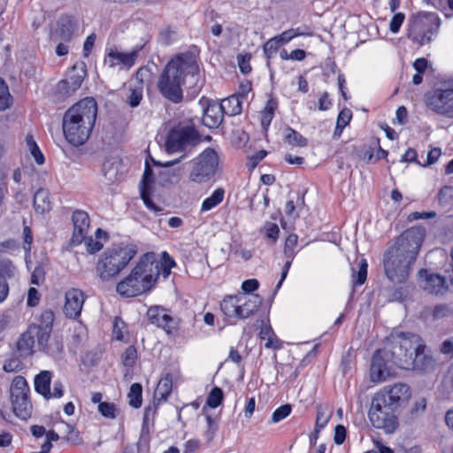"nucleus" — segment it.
I'll list each match as a JSON object with an SVG mask.
<instances>
[{
    "label": "nucleus",
    "mask_w": 453,
    "mask_h": 453,
    "mask_svg": "<svg viewBox=\"0 0 453 453\" xmlns=\"http://www.w3.org/2000/svg\"><path fill=\"white\" fill-rule=\"evenodd\" d=\"M404 14L402 12L395 13L389 24V29L392 33H397L404 20Z\"/></svg>",
    "instance_id": "5fc2aeb1"
},
{
    "label": "nucleus",
    "mask_w": 453,
    "mask_h": 453,
    "mask_svg": "<svg viewBox=\"0 0 453 453\" xmlns=\"http://www.w3.org/2000/svg\"><path fill=\"white\" fill-rule=\"evenodd\" d=\"M40 300V294L35 288L31 287L27 292V305L36 306Z\"/></svg>",
    "instance_id": "680f3d73"
},
{
    "label": "nucleus",
    "mask_w": 453,
    "mask_h": 453,
    "mask_svg": "<svg viewBox=\"0 0 453 453\" xmlns=\"http://www.w3.org/2000/svg\"><path fill=\"white\" fill-rule=\"evenodd\" d=\"M154 181L153 180V173L151 168L149 166L148 163H146V168L143 173V177L142 180V187L141 188L148 189L149 185Z\"/></svg>",
    "instance_id": "052dcab7"
},
{
    "label": "nucleus",
    "mask_w": 453,
    "mask_h": 453,
    "mask_svg": "<svg viewBox=\"0 0 453 453\" xmlns=\"http://www.w3.org/2000/svg\"><path fill=\"white\" fill-rule=\"evenodd\" d=\"M425 350L419 335L401 333L392 337L383 352L386 357L390 355L392 362L400 368L430 372L434 369L435 361Z\"/></svg>",
    "instance_id": "7ed1b4c3"
},
{
    "label": "nucleus",
    "mask_w": 453,
    "mask_h": 453,
    "mask_svg": "<svg viewBox=\"0 0 453 453\" xmlns=\"http://www.w3.org/2000/svg\"><path fill=\"white\" fill-rule=\"evenodd\" d=\"M125 327V322L119 319L115 318L113 324V334L117 340H123L124 334L122 329Z\"/></svg>",
    "instance_id": "bf43d9fd"
},
{
    "label": "nucleus",
    "mask_w": 453,
    "mask_h": 453,
    "mask_svg": "<svg viewBox=\"0 0 453 453\" xmlns=\"http://www.w3.org/2000/svg\"><path fill=\"white\" fill-rule=\"evenodd\" d=\"M332 103L329 99V95L327 92H324L322 96L319 99L318 108L319 111H326L330 108Z\"/></svg>",
    "instance_id": "338daca9"
},
{
    "label": "nucleus",
    "mask_w": 453,
    "mask_h": 453,
    "mask_svg": "<svg viewBox=\"0 0 453 453\" xmlns=\"http://www.w3.org/2000/svg\"><path fill=\"white\" fill-rule=\"evenodd\" d=\"M147 317L152 324L163 328L167 334H171L176 328L174 319L162 307H150L147 311Z\"/></svg>",
    "instance_id": "a211bd4d"
},
{
    "label": "nucleus",
    "mask_w": 453,
    "mask_h": 453,
    "mask_svg": "<svg viewBox=\"0 0 453 453\" xmlns=\"http://www.w3.org/2000/svg\"><path fill=\"white\" fill-rule=\"evenodd\" d=\"M223 398V390L219 387H214L207 395L206 406L215 409L222 403Z\"/></svg>",
    "instance_id": "e433bc0d"
},
{
    "label": "nucleus",
    "mask_w": 453,
    "mask_h": 453,
    "mask_svg": "<svg viewBox=\"0 0 453 453\" xmlns=\"http://www.w3.org/2000/svg\"><path fill=\"white\" fill-rule=\"evenodd\" d=\"M395 408L386 403L384 398L373 395L368 418L372 426L383 430L386 434H393L398 427L397 417L394 414Z\"/></svg>",
    "instance_id": "9d476101"
},
{
    "label": "nucleus",
    "mask_w": 453,
    "mask_h": 453,
    "mask_svg": "<svg viewBox=\"0 0 453 453\" xmlns=\"http://www.w3.org/2000/svg\"><path fill=\"white\" fill-rule=\"evenodd\" d=\"M298 236L296 234H289L285 242L284 255L286 258L293 259L296 252L295 248L297 245Z\"/></svg>",
    "instance_id": "79ce46f5"
},
{
    "label": "nucleus",
    "mask_w": 453,
    "mask_h": 453,
    "mask_svg": "<svg viewBox=\"0 0 453 453\" xmlns=\"http://www.w3.org/2000/svg\"><path fill=\"white\" fill-rule=\"evenodd\" d=\"M142 387L139 383H134L130 387V390L127 395L128 403L134 408H139L142 403Z\"/></svg>",
    "instance_id": "f704fd0d"
},
{
    "label": "nucleus",
    "mask_w": 453,
    "mask_h": 453,
    "mask_svg": "<svg viewBox=\"0 0 453 453\" xmlns=\"http://www.w3.org/2000/svg\"><path fill=\"white\" fill-rule=\"evenodd\" d=\"M38 334H36L35 338L37 339V344L41 350L46 352L48 349L50 343V337L51 330H48L47 328H40Z\"/></svg>",
    "instance_id": "37998d69"
},
{
    "label": "nucleus",
    "mask_w": 453,
    "mask_h": 453,
    "mask_svg": "<svg viewBox=\"0 0 453 453\" xmlns=\"http://www.w3.org/2000/svg\"><path fill=\"white\" fill-rule=\"evenodd\" d=\"M34 206L37 212L42 214L51 209L48 190L40 188L34 196Z\"/></svg>",
    "instance_id": "c756f323"
},
{
    "label": "nucleus",
    "mask_w": 453,
    "mask_h": 453,
    "mask_svg": "<svg viewBox=\"0 0 453 453\" xmlns=\"http://www.w3.org/2000/svg\"><path fill=\"white\" fill-rule=\"evenodd\" d=\"M280 46L281 44L275 37L268 40L263 46V50L266 58H271Z\"/></svg>",
    "instance_id": "8fccbe9b"
},
{
    "label": "nucleus",
    "mask_w": 453,
    "mask_h": 453,
    "mask_svg": "<svg viewBox=\"0 0 453 453\" xmlns=\"http://www.w3.org/2000/svg\"><path fill=\"white\" fill-rule=\"evenodd\" d=\"M72 220L73 224V232L71 238V244L77 246L82 243L88 234L90 226V219L86 211L76 210L73 213Z\"/></svg>",
    "instance_id": "dca6fc26"
},
{
    "label": "nucleus",
    "mask_w": 453,
    "mask_h": 453,
    "mask_svg": "<svg viewBox=\"0 0 453 453\" xmlns=\"http://www.w3.org/2000/svg\"><path fill=\"white\" fill-rule=\"evenodd\" d=\"M333 415V408L327 404L317 406L316 426L318 429L324 428Z\"/></svg>",
    "instance_id": "473e14b6"
},
{
    "label": "nucleus",
    "mask_w": 453,
    "mask_h": 453,
    "mask_svg": "<svg viewBox=\"0 0 453 453\" xmlns=\"http://www.w3.org/2000/svg\"><path fill=\"white\" fill-rule=\"evenodd\" d=\"M85 296L81 289L71 288L65 292L64 312L70 319H76L81 315Z\"/></svg>",
    "instance_id": "f3484780"
},
{
    "label": "nucleus",
    "mask_w": 453,
    "mask_h": 453,
    "mask_svg": "<svg viewBox=\"0 0 453 453\" xmlns=\"http://www.w3.org/2000/svg\"><path fill=\"white\" fill-rule=\"evenodd\" d=\"M198 74L199 66L196 57L191 53L181 54L173 58L164 68L157 88L165 98L177 104L183 98L181 87H196Z\"/></svg>",
    "instance_id": "f03ea898"
},
{
    "label": "nucleus",
    "mask_w": 453,
    "mask_h": 453,
    "mask_svg": "<svg viewBox=\"0 0 453 453\" xmlns=\"http://www.w3.org/2000/svg\"><path fill=\"white\" fill-rule=\"evenodd\" d=\"M201 136L190 121L180 122L169 131L165 146L168 152L185 150L201 142Z\"/></svg>",
    "instance_id": "1a4fd4ad"
},
{
    "label": "nucleus",
    "mask_w": 453,
    "mask_h": 453,
    "mask_svg": "<svg viewBox=\"0 0 453 453\" xmlns=\"http://www.w3.org/2000/svg\"><path fill=\"white\" fill-rule=\"evenodd\" d=\"M264 231L267 238L271 239L273 242H276L280 233L277 224L266 222L264 226Z\"/></svg>",
    "instance_id": "3c124183"
},
{
    "label": "nucleus",
    "mask_w": 453,
    "mask_h": 453,
    "mask_svg": "<svg viewBox=\"0 0 453 453\" xmlns=\"http://www.w3.org/2000/svg\"><path fill=\"white\" fill-rule=\"evenodd\" d=\"M367 262L361 258L357 264V271L352 268V278L355 285H362L365 282L367 277Z\"/></svg>",
    "instance_id": "c9c22d12"
},
{
    "label": "nucleus",
    "mask_w": 453,
    "mask_h": 453,
    "mask_svg": "<svg viewBox=\"0 0 453 453\" xmlns=\"http://www.w3.org/2000/svg\"><path fill=\"white\" fill-rule=\"evenodd\" d=\"M123 364L125 366L131 367L134 365L137 358V352L134 346H128L123 356Z\"/></svg>",
    "instance_id": "09e8293b"
},
{
    "label": "nucleus",
    "mask_w": 453,
    "mask_h": 453,
    "mask_svg": "<svg viewBox=\"0 0 453 453\" xmlns=\"http://www.w3.org/2000/svg\"><path fill=\"white\" fill-rule=\"evenodd\" d=\"M85 64L83 62L76 63L72 70L69 72L68 76L65 81L70 83L72 89H79L86 76Z\"/></svg>",
    "instance_id": "a878e982"
},
{
    "label": "nucleus",
    "mask_w": 453,
    "mask_h": 453,
    "mask_svg": "<svg viewBox=\"0 0 453 453\" xmlns=\"http://www.w3.org/2000/svg\"><path fill=\"white\" fill-rule=\"evenodd\" d=\"M52 379V372L50 371H42L35 378V391L43 395L46 399L50 398V382Z\"/></svg>",
    "instance_id": "393cba45"
},
{
    "label": "nucleus",
    "mask_w": 453,
    "mask_h": 453,
    "mask_svg": "<svg viewBox=\"0 0 453 453\" xmlns=\"http://www.w3.org/2000/svg\"><path fill=\"white\" fill-rule=\"evenodd\" d=\"M142 87H135V88H129V94L127 97L126 102L130 105L131 107H136L140 104L141 100L142 99Z\"/></svg>",
    "instance_id": "ea45409f"
},
{
    "label": "nucleus",
    "mask_w": 453,
    "mask_h": 453,
    "mask_svg": "<svg viewBox=\"0 0 453 453\" xmlns=\"http://www.w3.org/2000/svg\"><path fill=\"white\" fill-rule=\"evenodd\" d=\"M173 389V377L170 373H166L158 381L154 392V401L160 404L166 401Z\"/></svg>",
    "instance_id": "b1692460"
},
{
    "label": "nucleus",
    "mask_w": 453,
    "mask_h": 453,
    "mask_svg": "<svg viewBox=\"0 0 453 453\" xmlns=\"http://www.w3.org/2000/svg\"><path fill=\"white\" fill-rule=\"evenodd\" d=\"M219 165L217 151L211 148L205 149L190 161L188 180L195 184H205L216 176Z\"/></svg>",
    "instance_id": "0eeeda50"
},
{
    "label": "nucleus",
    "mask_w": 453,
    "mask_h": 453,
    "mask_svg": "<svg viewBox=\"0 0 453 453\" xmlns=\"http://www.w3.org/2000/svg\"><path fill=\"white\" fill-rule=\"evenodd\" d=\"M98 411L102 416L113 419L117 417L119 410L113 403L103 402L98 404Z\"/></svg>",
    "instance_id": "a19ab883"
},
{
    "label": "nucleus",
    "mask_w": 453,
    "mask_h": 453,
    "mask_svg": "<svg viewBox=\"0 0 453 453\" xmlns=\"http://www.w3.org/2000/svg\"><path fill=\"white\" fill-rule=\"evenodd\" d=\"M441 351L446 355H453V338L445 340L442 342Z\"/></svg>",
    "instance_id": "774afa93"
},
{
    "label": "nucleus",
    "mask_w": 453,
    "mask_h": 453,
    "mask_svg": "<svg viewBox=\"0 0 453 453\" xmlns=\"http://www.w3.org/2000/svg\"><path fill=\"white\" fill-rule=\"evenodd\" d=\"M378 397L384 398L386 403L396 409L401 403L406 402L410 396V388L406 384L398 383L389 388H384L375 394Z\"/></svg>",
    "instance_id": "4468645a"
},
{
    "label": "nucleus",
    "mask_w": 453,
    "mask_h": 453,
    "mask_svg": "<svg viewBox=\"0 0 453 453\" xmlns=\"http://www.w3.org/2000/svg\"><path fill=\"white\" fill-rule=\"evenodd\" d=\"M142 46H134L125 51L120 46L112 45L106 49L104 65L113 72H128L136 64Z\"/></svg>",
    "instance_id": "9b49d317"
},
{
    "label": "nucleus",
    "mask_w": 453,
    "mask_h": 453,
    "mask_svg": "<svg viewBox=\"0 0 453 453\" xmlns=\"http://www.w3.org/2000/svg\"><path fill=\"white\" fill-rule=\"evenodd\" d=\"M54 321V313L51 311H45L41 314V324L36 325L40 328H47L51 330Z\"/></svg>",
    "instance_id": "864d4df0"
},
{
    "label": "nucleus",
    "mask_w": 453,
    "mask_h": 453,
    "mask_svg": "<svg viewBox=\"0 0 453 453\" xmlns=\"http://www.w3.org/2000/svg\"><path fill=\"white\" fill-rule=\"evenodd\" d=\"M311 33H306L301 30L300 27L297 28H290L284 32H282L280 35L274 36L278 42L284 45L290 42L293 38L299 36V35H310Z\"/></svg>",
    "instance_id": "4c0bfd02"
},
{
    "label": "nucleus",
    "mask_w": 453,
    "mask_h": 453,
    "mask_svg": "<svg viewBox=\"0 0 453 453\" xmlns=\"http://www.w3.org/2000/svg\"><path fill=\"white\" fill-rule=\"evenodd\" d=\"M58 33L60 39L65 42L71 41L75 29V20L70 15H63L58 20Z\"/></svg>",
    "instance_id": "cd10ccee"
},
{
    "label": "nucleus",
    "mask_w": 453,
    "mask_h": 453,
    "mask_svg": "<svg viewBox=\"0 0 453 453\" xmlns=\"http://www.w3.org/2000/svg\"><path fill=\"white\" fill-rule=\"evenodd\" d=\"M351 118V111L349 109H343L340 111L338 115L336 124L345 127L349 123Z\"/></svg>",
    "instance_id": "13d9d810"
},
{
    "label": "nucleus",
    "mask_w": 453,
    "mask_h": 453,
    "mask_svg": "<svg viewBox=\"0 0 453 453\" xmlns=\"http://www.w3.org/2000/svg\"><path fill=\"white\" fill-rule=\"evenodd\" d=\"M258 295H247L240 296L239 319H246L253 315L262 303Z\"/></svg>",
    "instance_id": "5701e85b"
},
{
    "label": "nucleus",
    "mask_w": 453,
    "mask_h": 453,
    "mask_svg": "<svg viewBox=\"0 0 453 453\" xmlns=\"http://www.w3.org/2000/svg\"><path fill=\"white\" fill-rule=\"evenodd\" d=\"M441 155L440 148H434L427 152L426 162L423 165L424 166L434 164Z\"/></svg>",
    "instance_id": "0e129e2a"
},
{
    "label": "nucleus",
    "mask_w": 453,
    "mask_h": 453,
    "mask_svg": "<svg viewBox=\"0 0 453 453\" xmlns=\"http://www.w3.org/2000/svg\"><path fill=\"white\" fill-rule=\"evenodd\" d=\"M39 329L36 325H31L19 337L17 342V351L21 357H27L34 353L35 345V335Z\"/></svg>",
    "instance_id": "aec40b11"
},
{
    "label": "nucleus",
    "mask_w": 453,
    "mask_h": 453,
    "mask_svg": "<svg viewBox=\"0 0 453 453\" xmlns=\"http://www.w3.org/2000/svg\"><path fill=\"white\" fill-rule=\"evenodd\" d=\"M62 349H63L62 342L58 339H54L50 343V346H49L48 349L46 350V353H48L50 355H55V354L60 353L62 351Z\"/></svg>",
    "instance_id": "69168bd1"
},
{
    "label": "nucleus",
    "mask_w": 453,
    "mask_h": 453,
    "mask_svg": "<svg viewBox=\"0 0 453 453\" xmlns=\"http://www.w3.org/2000/svg\"><path fill=\"white\" fill-rule=\"evenodd\" d=\"M425 234V228L420 226L408 228L387 250L383 265L385 273L391 282L401 284L407 280L423 243Z\"/></svg>",
    "instance_id": "f257e3e1"
},
{
    "label": "nucleus",
    "mask_w": 453,
    "mask_h": 453,
    "mask_svg": "<svg viewBox=\"0 0 453 453\" xmlns=\"http://www.w3.org/2000/svg\"><path fill=\"white\" fill-rule=\"evenodd\" d=\"M201 104H208L207 108L203 111V123L204 126L214 128L218 127L224 117V112L219 105V104L217 103H210L208 100H203L200 101Z\"/></svg>",
    "instance_id": "412c9836"
},
{
    "label": "nucleus",
    "mask_w": 453,
    "mask_h": 453,
    "mask_svg": "<svg viewBox=\"0 0 453 453\" xmlns=\"http://www.w3.org/2000/svg\"><path fill=\"white\" fill-rule=\"evenodd\" d=\"M102 238L106 240L108 238V234L101 228H97L96 231V240L93 239L92 236H88L87 234L85 240L82 242L85 243L87 251L93 254L102 250L104 247V244L101 242Z\"/></svg>",
    "instance_id": "c85d7f7f"
},
{
    "label": "nucleus",
    "mask_w": 453,
    "mask_h": 453,
    "mask_svg": "<svg viewBox=\"0 0 453 453\" xmlns=\"http://www.w3.org/2000/svg\"><path fill=\"white\" fill-rule=\"evenodd\" d=\"M346 438V429L342 425H337L334 429V440L337 445L343 443Z\"/></svg>",
    "instance_id": "e2e57ef3"
},
{
    "label": "nucleus",
    "mask_w": 453,
    "mask_h": 453,
    "mask_svg": "<svg viewBox=\"0 0 453 453\" xmlns=\"http://www.w3.org/2000/svg\"><path fill=\"white\" fill-rule=\"evenodd\" d=\"M285 142L292 146L305 147L308 141L295 129L288 127L285 130Z\"/></svg>",
    "instance_id": "72a5a7b5"
},
{
    "label": "nucleus",
    "mask_w": 453,
    "mask_h": 453,
    "mask_svg": "<svg viewBox=\"0 0 453 453\" xmlns=\"http://www.w3.org/2000/svg\"><path fill=\"white\" fill-rule=\"evenodd\" d=\"M224 196L225 189L218 188L209 197L203 200L201 206V211H208L213 209L223 201Z\"/></svg>",
    "instance_id": "2f4dec72"
},
{
    "label": "nucleus",
    "mask_w": 453,
    "mask_h": 453,
    "mask_svg": "<svg viewBox=\"0 0 453 453\" xmlns=\"http://www.w3.org/2000/svg\"><path fill=\"white\" fill-rule=\"evenodd\" d=\"M437 200L440 205L446 206L453 201V187L443 186L437 194Z\"/></svg>",
    "instance_id": "58836bf2"
},
{
    "label": "nucleus",
    "mask_w": 453,
    "mask_h": 453,
    "mask_svg": "<svg viewBox=\"0 0 453 453\" xmlns=\"http://www.w3.org/2000/svg\"><path fill=\"white\" fill-rule=\"evenodd\" d=\"M103 173L104 177L111 182L117 179L118 166L114 162L107 161L103 165Z\"/></svg>",
    "instance_id": "c03bdc74"
},
{
    "label": "nucleus",
    "mask_w": 453,
    "mask_h": 453,
    "mask_svg": "<svg viewBox=\"0 0 453 453\" xmlns=\"http://www.w3.org/2000/svg\"><path fill=\"white\" fill-rule=\"evenodd\" d=\"M160 264L154 253L143 255L128 276L117 284L116 290L122 296H136L150 290L158 279Z\"/></svg>",
    "instance_id": "39448f33"
},
{
    "label": "nucleus",
    "mask_w": 453,
    "mask_h": 453,
    "mask_svg": "<svg viewBox=\"0 0 453 453\" xmlns=\"http://www.w3.org/2000/svg\"><path fill=\"white\" fill-rule=\"evenodd\" d=\"M207 429L204 436L208 442L211 441L214 438L215 433L218 430V420L207 414L206 417Z\"/></svg>",
    "instance_id": "a18cd8bd"
},
{
    "label": "nucleus",
    "mask_w": 453,
    "mask_h": 453,
    "mask_svg": "<svg viewBox=\"0 0 453 453\" xmlns=\"http://www.w3.org/2000/svg\"><path fill=\"white\" fill-rule=\"evenodd\" d=\"M9 92L8 88L3 80H0V111H4L9 107Z\"/></svg>",
    "instance_id": "603ef678"
},
{
    "label": "nucleus",
    "mask_w": 453,
    "mask_h": 453,
    "mask_svg": "<svg viewBox=\"0 0 453 453\" xmlns=\"http://www.w3.org/2000/svg\"><path fill=\"white\" fill-rule=\"evenodd\" d=\"M220 309L227 317L239 318L240 296H227L220 303Z\"/></svg>",
    "instance_id": "7c9ffc66"
},
{
    "label": "nucleus",
    "mask_w": 453,
    "mask_h": 453,
    "mask_svg": "<svg viewBox=\"0 0 453 453\" xmlns=\"http://www.w3.org/2000/svg\"><path fill=\"white\" fill-rule=\"evenodd\" d=\"M97 116V104L86 97L69 108L63 117V132L66 141L75 146L83 145L89 138Z\"/></svg>",
    "instance_id": "20e7f679"
},
{
    "label": "nucleus",
    "mask_w": 453,
    "mask_h": 453,
    "mask_svg": "<svg viewBox=\"0 0 453 453\" xmlns=\"http://www.w3.org/2000/svg\"><path fill=\"white\" fill-rule=\"evenodd\" d=\"M15 273L16 267L11 260H0V303H3L9 295L7 280L14 277Z\"/></svg>",
    "instance_id": "4be33fe9"
},
{
    "label": "nucleus",
    "mask_w": 453,
    "mask_h": 453,
    "mask_svg": "<svg viewBox=\"0 0 453 453\" xmlns=\"http://www.w3.org/2000/svg\"><path fill=\"white\" fill-rule=\"evenodd\" d=\"M11 401L14 414L21 419L31 416L32 404L28 400L29 387L23 376H16L11 385Z\"/></svg>",
    "instance_id": "f8f14e48"
},
{
    "label": "nucleus",
    "mask_w": 453,
    "mask_h": 453,
    "mask_svg": "<svg viewBox=\"0 0 453 453\" xmlns=\"http://www.w3.org/2000/svg\"><path fill=\"white\" fill-rule=\"evenodd\" d=\"M433 25L434 22L431 16L421 15L416 17L410 24L409 38L419 45L430 42L434 33Z\"/></svg>",
    "instance_id": "ddd939ff"
},
{
    "label": "nucleus",
    "mask_w": 453,
    "mask_h": 453,
    "mask_svg": "<svg viewBox=\"0 0 453 453\" xmlns=\"http://www.w3.org/2000/svg\"><path fill=\"white\" fill-rule=\"evenodd\" d=\"M291 405L284 404L277 408L272 415V422L278 423L286 418L291 413Z\"/></svg>",
    "instance_id": "49530a36"
},
{
    "label": "nucleus",
    "mask_w": 453,
    "mask_h": 453,
    "mask_svg": "<svg viewBox=\"0 0 453 453\" xmlns=\"http://www.w3.org/2000/svg\"><path fill=\"white\" fill-rule=\"evenodd\" d=\"M424 101L430 111L453 118V79L441 82L432 91L426 93Z\"/></svg>",
    "instance_id": "6e6552de"
},
{
    "label": "nucleus",
    "mask_w": 453,
    "mask_h": 453,
    "mask_svg": "<svg viewBox=\"0 0 453 453\" xmlns=\"http://www.w3.org/2000/svg\"><path fill=\"white\" fill-rule=\"evenodd\" d=\"M224 114L235 116L242 111V102L239 95H233L225 98L219 104Z\"/></svg>",
    "instance_id": "bb28decb"
},
{
    "label": "nucleus",
    "mask_w": 453,
    "mask_h": 453,
    "mask_svg": "<svg viewBox=\"0 0 453 453\" xmlns=\"http://www.w3.org/2000/svg\"><path fill=\"white\" fill-rule=\"evenodd\" d=\"M383 350H377L372 358L370 376L373 382L385 380L389 376V368Z\"/></svg>",
    "instance_id": "6ab92c4d"
},
{
    "label": "nucleus",
    "mask_w": 453,
    "mask_h": 453,
    "mask_svg": "<svg viewBox=\"0 0 453 453\" xmlns=\"http://www.w3.org/2000/svg\"><path fill=\"white\" fill-rule=\"evenodd\" d=\"M250 56L249 55H239L237 57L238 65L242 73L247 74L251 71V67L250 65Z\"/></svg>",
    "instance_id": "6e6d98bb"
},
{
    "label": "nucleus",
    "mask_w": 453,
    "mask_h": 453,
    "mask_svg": "<svg viewBox=\"0 0 453 453\" xmlns=\"http://www.w3.org/2000/svg\"><path fill=\"white\" fill-rule=\"evenodd\" d=\"M418 280L425 291L433 295L443 294L448 288L445 278L426 269H421L418 273Z\"/></svg>",
    "instance_id": "2eb2a0df"
},
{
    "label": "nucleus",
    "mask_w": 453,
    "mask_h": 453,
    "mask_svg": "<svg viewBox=\"0 0 453 453\" xmlns=\"http://www.w3.org/2000/svg\"><path fill=\"white\" fill-rule=\"evenodd\" d=\"M136 253L137 250L134 245H116L107 249L96 263V275L102 281H110L115 279Z\"/></svg>",
    "instance_id": "423d86ee"
},
{
    "label": "nucleus",
    "mask_w": 453,
    "mask_h": 453,
    "mask_svg": "<svg viewBox=\"0 0 453 453\" xmlns=\"http://www.w3.org/2000/svg\"><path fill=\"white\" fill-rule=\"evenodd\" d=\"M141 196H142V199L143 200V203H145V205L151 211H155V212H158V211H161L162 209L159 208L158 206H157L153 202L152 200L150 199V195L149 193L147 192V190H145V188H141Z\"/></svg>",
    "instance_id": "4d7b16f0"
},
{
    "label": "nucleus",
    "mask_w": 453,
    "mask_h": 453,
    "mask_svg": "<svg viewBox=\"0 0 453 453\" xmlns=\"http://www.w3.org/2000/svg\"><path fill=\"white\" fill-rule=\"evenodd\" d=\"M77 89H72L70 83L65 80L60 81L56 87V94L60 98H65L72 96Z\"/></svg>",
    "instance_id": "de8ad7c7"
}]
</instances>
